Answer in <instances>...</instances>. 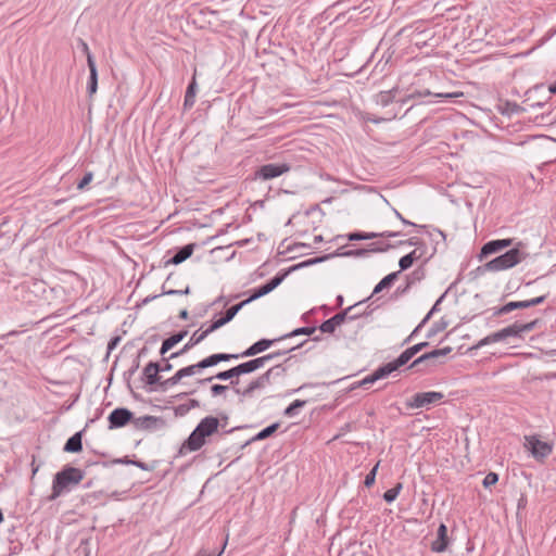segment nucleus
Returning <instances> with one entry per match:
<instances>
[{
    "instance_id": "dca6fc26",
    "label": "nucleus",
    "mask_w": 556,
    "mask_h": 556,
    "mask_svg": "<svg viewBox=\"0 0 556 556\" xmlns=\"http://www.w3.org/2000/svg\"><path fill=\"white\" fill-rule=\"evenodd\" d=\"M514 239H497L491 240L483 244L480 251V258L486 257L493 253H496L503 249L513 245Z\"/></svg>"
},
{
    "instance_id": "f3484780",
    "label": "nucleus",
    "mask_w": 556,
    "mask_h": 556,
    "mask_svg": "<svg viewBox=\"0 0 556 556\" xmlns=\"http://www.w3.org/2000/svg\"><path fill=\"white\" fill-rule=\"evenodd\" d=\"M282 339L277 338V339H261L258 341H256L255 343H253L251 346H249L245 351H243L242 353L239 354V356L241 357H251V356H255L264 351H266L267 349H269L275 342H278V341H281Z\"/></svg>"
},
{
    "instance_id": "393cba45",
    "label": "nucleus",
    "mask_w": 556,
    "mask_h": 556,
    "mask_svg": "<svg viewBox=\"0 0 556 556\" xmlns=\"http://www.w3.org/2000/svg\"><path fill=\"white\" fill-rule=\"evenodd\" d=\"M397 92V87H394L388 91H380L378 94H376L375 101L378 105L386 108L395 100Z\"/></svg>"
},
{
    "instance_id": "4468645a",
    "label": "nucleus",
    "mask_w": 556,
    "mask_h": 556,
    "mask_svg": "<svg viewBox=\"0 0 556 556\" xmlns=\"http://www.w3.org/2000/svg\"><path fill=\"white\" fill-rule=\"evenodd\" d=\"M241 375H242L241 369H240L239 365H237V366H235V367H232V368H230L228 370L219 371L215 376H212V377H208V378H204V379H200V380H198V382L200 384H205L207 382H211L214 379H217V380H230V384L235 389L239 384V377Z\"/></svg>"
},
{
    "instance_id": "4c0bfd02",
    "label": "nucleus",
    "mask_w": 556,
    "mask_h": 556,
    "mask_svg": "<svg viewBox=\"0 0 556 556\" xmlns=\"http://www.w3.org/2000/svg\"><path fill=\"white\" fill-rule=\"evenodd\" d=\"M271 292L267 283H264L263 286L256 288L253 290V293L247 299L249 303H251L254 300H257L266 294Z\"/></svg>"
},
{
    "instance_id": "37998d69",
    "label": "nucleus",
    "mask_w": 556,
    "mask_h": 556,
    "mask_svg": "<svg viewBox=\"0 0 556 556\" xmlns=\"http://www.w3.org/2000/svg\"><path fill=\"white\" fill-rule=\"evenodd\" d=\"M247 304H249V302H248V300H244V301H242V302H240V303H238V304H236V305H233V306L229 307V308L226 311V313H225L224 317H225L228 321L232 320V318L237 315V313H238V312H239L243 306H245Z\"/></svg>"
},
{
    "instance_id": "49530a36",
    "label": "nucleus",
    "mask_w": 556,
    "mask_h": 556,
    "mask_svg": "<svg viewBox=\"0 0 556 556\" xmlns=\"http://www.w3.org/2000/svg\"><path fill=\"white\" fill-rule=\"evenodd\" d=\"M378 467H379V463H377L374 466V468L366 475L365 480H364V484L367 488H370L375 483V481H376V473H377Z\"/></svg>"
},
{
    "instance_id": "f03ea898",
    "label": "nucleus",
    "mask_w": 556,
    "mask_h": 556,
    "mask_svg": "<svg viewBox=\"0 0 556 556\" xmlns=\"http://www.w3.org/2000/svg\"><path fill=\"white\" fill-rule=\"evenodd\" d=\"M85 477L83 470L70 465L56 472L52 482V491L48 496L49 501H54L63 493L70 492L73 486L79 484Z\"/></svg>"
},
{
    "instance_id": "5701e85b",
    "label": "nucleus",
    "mask_w": 556,
    "mask_h": 556,
    "mask_svg": "<svg viewBox=\"0 0 556 556\" xmlns=\"http://www.w3.org/2000/svg\"><path fill=\"white\" fill-rule=\"evenodd\" d=\"M207 337L206 332L205 331H202L200 332V330H197L195 332H193V334L191 336L189 342L187 344H185V346L178 351V352H175V353H172L169 355V358H176L182 354H185L187 351H189L192 346L199 344L200 342H202L205 338Z\"/></svg>"
},
{
    "instance_id": "a211bd4d",
    "label": "nucleus",
    "mask_w": 556,
    "mask_h": 556,
    "mask_svg": "<svg viewBox=\"0 0 556 556\" xmlns=\"http://www.w3.org/2000/svg\"><path fill=\"white\" fill-rule=\"evenodd\" d=\"M448 546L447 527L441 523L438 528L437 539L431 543V551L443 553Z\"/></svg>"
},
{
    "instance_id": "412c9836",
    "label": "nucleus",
    "mask_w": 556,
    "mask_h": 556,
    "mask_svg": "<svg viewBox=\"0 0 556 556\" xmlns=\"http://www.w3.org/2000/svg\"><path fill=\"white\" fill-rule=\"evenodd\" d=\"M162 419L155 416H141L138 418L132 417V425L138 430H152L156 428L157 424H162Z\"/></svg>"
},
{
    "instance_id": "a878e982",
    "label": "nucleus",
    "mask_w": 556,
    "mask_h": 556,
    "mask_svg": "<svg viewBox=\"0 0 556 556\" xmlns=\"http://www.w3.org/2000/svg\"><path fill=\"white\" fill-rule=\"evenodd\" d=\"M83 432H76L65 443L63 450L67 453H78L83 450Z\"/></svg>"
},
{
    "instance_id": "20e7f679",
    "label": "nucleus",
    "mask_w": 556,
    "mask_h": 556,
    "mask_svg": "<svg viewBox=\"0 0 556 556\" xmlns=\"http://www.w3.org/2000/svg\"><path fill=\"white\" fill-rule=\"evenodd\" d=\"M286 368L282 365L270 367L263 375L251 380L244 389L235 388V393L240 397V401L251 400L256 396V391L264 389L270 383L273 376L285 374Z\"/></svg>"
},
{
    "instance_id": "680f3d73",
    "label": "nucleus",
    "mask_w": 556,
    "mask_h": 556,
    "mask_svg": "<svg viewBox=\"0 0 556 556\" xmlns=\"http://www.w3.org/2000/svg\"><path fill=\"white\" fill-rule=\"evenodd\" d=\"M227 390H228V387L224 386V384H213L211 387V393H212L213 396H218V395L223 394Z\"/></svg>"
},
{
    "instance_id": "13d9d810",
    "label": "nucleus",
    "mask_w": 556,
    "mask_h": 556,
    "mask_svg": "<svg viewBox=\"0 0 556 556\" xmlns=\"http://www.w3.org/2000/svg\"><path fill=\"white\" fill-rule=\"evenodd\" d=\"M445 293L442 294L438 301L435 302V304L432 306V308L430 309V312L426 315V317L421 320L420 323V326H425L426 323L430 319L431 315L438 311V306L439 304L442 302L443 298H444Z\"/></svg>"
},
{
    "instance_id": "f704fd0d",
    "label": "nucleus",
    "mask_w": 556,
    "mask_h": 556,
    "mask_svg": "<svg viewBox=\"0 0 556 556\" xmlns=\"http://www.w3.org/2000/svg\"><path fill=\"white\" fill-rule=\"evenodd\" d=\"M316 329H317L316 327H301V328H296V329L292 330L291 332L281 336L280 339L283 340V339L291 338V337H296V336H300V334L311 336V334H313L316 331Z\"/></svg>"
},
{
    "instance_id": "8fccbe9b",
    "label": "nucleus",
    "mask_w": 556,
    "mask_h": 556,
    "mask_svg": "<svg viewBox=\"0 0 556 556\" xmlns=\"http://www.w3.org/2000/svg\"><path fill=\"white\" fill-rule=\"evenodd\" d=\"M393 245L389 243H380V242H372L369 244V252H384L392 248Z\"/></svg>"
},
{
    "instance_id": "1a4fd4ad",
    "label": "nucleus",
    "mask_w": 556,
    "mask_h": 556,
    "mask_svg": "<svg viewBox=\"0 0 556 556\" xmlns=\"http://www.w3.org/2000/svg\"><path fill=\"white\" fill-rule=\"evenodd\" d=\"M452 352L451 346H445L442 349H437L431 352L425 353L418 358H416L409 366V368H417L421 365L435 366L440 364V358L445 357Z\"/></svg>"
},
{
    "instance_id": "774afa93",
    "label": "nucleus",
    "mask_w": 556,
    "mask_h": 556,
    "mask_svg": "<svg viewBox=\"0 0 556 556\" xmlns=\"http://www.w3.org/2000/svg\"><path fill=\"white\" fill-rule=\"evenodd\" d=\"M424 326H420V324L413 330V332L404 340L403 344L408 343L422 328Z\"/></svg>"
},
{
    "instance_id": "603ef678",
    "label": "nucleus",
    "mask_w": 556,
    "mask_h": 556,
    "mask_svg": "<svg viewBox=\"0 0 556 556\" xmlns=\"http://www.w3.org/2000/svg\"><path fill=\"white\" fill-rule=\"evenodd\" d=\"M410 361L408 354L405 353V351L403 353L400 354V356L394 359L392 363L393 365L395 366L396 370L404 366L405 364H407L408 362Z\"/></svg>"
},
{
    "instance_id": "c03bdc74",
    "label": "nucleus",
    "mask_w": 556,
    "mask_h": 556,
    "mask_svg": "<svg viewBox=\"0 0 556 556\" xmlns=\"http://www.w3.org/2000/svg\"><path fill=\"white\" fill-rule=\"evenodd\" d=\"M287 275H288V271H285L282 274H277L275 277H273L266 283L268 285L269 289L273 291L283 281V279L286 278Z\"/></svg>"
},
{
    "instance_id": "0eeeda50",
    "label": "nucleus",
    "mask_w": 556,
    "mask_h": 556,
    "mask_svg": "<svg viewBox=\"0 0 556 556\" xmlns=\"http://www.w3.org/2000/svg\"><path fill=\"white\" fill-rule=\"evenodd\" d=\"M525 440V447L530 451L536 460H543L553 451L551 443L541 441L536 435L526 437Z\"/></svg>"
},
{
    "instance_id": "ddd939ff",
    "label": "nucleus",
    "mask_w": 556,
    "mask_h": 556,
    "mask_svg": "<svg viewBox=\"0 0 556 556\" xmlns=\"http://www.w3.org/2000/svg\"><path fill=\"white\" fill-rule=\"evenodd\" d=\"M142 380L150 387V390H157L161 376L157 362H149L142 370Z\"/></svg>"
},
{
    "instance_id": "aec40b11",
    "label": "nucleus",
    "mask_w": 556,
    "mask_h": 556,
    "mask_svg": "<svg viewBox=\"0 0 556 556\" xmlns=\"http://www.w3.org/2000/svg\"><path fill=\"white\" fill-rule=\"evenodd\" d=\"M88 67H89V80H88V96L91 98L98 90V71L94 58L91 53H88Z\"/></svg>"
},
{
    "instance_id": "58836bf2",
    "label": "nucleus",
    "mask_w": 556,
    "mask_h": 556,
    "mask_svg": "<svg viewBox=\"0 0 556 556\" xmlns=\"http://www.w3.org/2000/svg\"><path fill=\"white\" fill-rule=\"evenodd\" d=\"M306 404V401L295 400L292 402L283 412V414L288 417H292L298 414V409L302 408Z\"/></svg>"
},
{
    "instance_id": "3c124183",
    "label": "nucleus",
    "mask_w": 556,
    "mask_h": 556,
    "mask_svg": "<svg viewBox=\"0 0 556 556\" xmlns=\"http://www.w3.org/2000/svg\"><path fill=\"white\" fill-rule=\"evenodd\" d=\"M498 481V475L495 472H489L484 479H483V486L490 488L491 485H494Z\"/></svg>"
},
{
    "instance_id": "9b49d317",
    "label": "nucleus",
    "mask_w": 556,
    "mask_h": 556,
    "mask_svg": "<svg viewBox=\"0 0 556 556\" xmlns=\"http://www.w3.org/2000/svg\"><path fill=\"white\" fill-rule=\"evenodd\" d=\"M413 86H417V83H414ZM409 92L400 100V103L403 105V104H406L408 103L410 100H415V99H420V98H424V97H428V96H434V97H438V98H455V97H459V96H463V93H458V92H452V93H432L430 91V89L428 88H418V87H412L409 90Z\"/></svg>"
},
{
    "instance_id": "423d86ee",
    "label": "nucleus",
    "mask_w": 556,
    "mask_h": 556,
    "mask_svg": "<svg viewBox=\"0 0 556 556\" xmlns=\"http://www.w3.org/2000/svg\"><path fill=\"white\" fill-rule=\"evenodd\" d=\"M291 165L289 163H268L260 166L255 173L254 178L260 180H270L290 172Z\"/></svg>"
},
{
    "instance_id": "864d4df0",
    "label": "nucleus",
    "mask_w": 556,
    "mask_h": 556,
    "mask_svg": "<svg viewBox=\"0 0 556 556\" xmlns=\"http://www.w3.org/2000/svg\"><path fill=\"white\" fill-rule=\"evenodd\" d=\"M218 363L216 361L215 354H212V355L203 358L202 361H200V365H201L202 369L215 366Z\"/></svg>"
},
{
    "instance_id": "5fc2aeb1",
    "label": "nucleus",
    "mask_w": 556,
    "mask_h": 556,
    "mask_svg": "<svg viewBox=\"0 0 556 556\" xmlns=\"http://www.w3.org/2000/svg\"><path fill=\"white\" fill-rule=\"evenodd\" d=\"M199 406H200L199 401H198V400L192 399V400H190V401L188 402V404L179 405V406L177 407V410H178V412H180V413H184V412H188L189 409H191V408H195V407H199Z\"/></svg>"
},
{
    "instance_id": "7ed1b4c3",
    "label": "nucleus",
    "mask_w": 556,
    "mask_h": 556,
    "mask_svg": "<svg viewBox=\"0 0 556 556\" xmlns=\"http://www.w3.org/2000/svg\"><path fill=\"white\" fill-rule=\"evenodd\" d=\"M286 368L282 365L270 367L263 375L251 380L244 389L235 388V393L240 397V401L251 400L256 396V391L264 389L270 383L273 376L285 374Z\"/></svg>"
},
{
    "instance_id": "f8f14e48",
    "label": "nucleus",
    "mask_w": 556,
    "mask_h": 556,
    "mask_svg": "<svg viewBox=\"0 0 556 556\" xmlns=\"http://www.w3.org/2000/svg\"><path fill=\"white\" fill-rule=\"evenodd\" d=\"M132 413L124 407L115 408L111 412L108 417L109 428L116 429L126 426L128 422L132 421Z\"/></svg>"
},
{
    "instance_id": "473e14b6",
    "label": "nucleus",
    "mask_w": 556,
    "mask_h": 556,
    "mask_svg": "<svg viewBox=\"0 0 556 556\" xmlns=\"http://www.w3.org/2000/svg\"><path fill=\"white\" fill-rule=\"evenodd\" d=\"M417 258H419V255H417L416 250L402 256L399 261V266H400L401 270L408 269Z\"/></svg>"
},
{
    "instance_id": "cd10ccee",
    "label": "nucleus",
    "mask_w": 556,
    "mask_h": 556,
    "mask_svg": "<svg viewBox=\"0 0 556 556\" xmlns=\"http://www.w3.org/2000/svg\"><path fill=\"white\" fill-rule=\"evenodd\" d=\"M399 274H400V271H394V273L387 275L384 278H382L378 282V285L375 287V289L372 291V295L380 293L384 289H389L394 283V281L397 279Z\"/></svg>"
},
{
    "instance_id": "79ce46f5",
    "label": "nucleus",
    "mask_w": 556,
    "mask_h": 556,
    "mask_svg": "<svg viewBox=\"0 0 556 556\" xmlns=\"http://www.w3.org/2000/svg\"><path fill=\"white\" fill-rule=\"evenodd\" d=\"M202 370V367L200 365V362L193 365H189L187 367H184L179 369L180 375L182 378L193 376L195 374H199Z\"/></svg>"
},
{
    "instance_id": "de8ad7c7",
    "label": "nucleus",
    "mask_w": 556,
    "mask_h": 556,
    "mask_svg": "<svg viewBox=\"0 0 556 556\" xmlns=\"http://www.w3.org/2000/svg\"><path fill=\"white\" fill-rule=\"evenodd\" d=\"M227 323H229L224 316L214 320L211 326L205 329L204 331L206 332V334L208 336L211 332L217 330L218 328L223 327L224 325H226Z\"/></svg>"
},
{
    "instance_id": "bf43d9fd",
    "label": "nucleus",
    "mask_w": 556,
    "mask_h": 556,
    "mask_svg": "<svg viewBox=\"0 0 556 556\" xmlns=\"http://www.w3.org/2000/svg\"><path fill=\"white\" fill-rule=\"evenodd\" d=\"M376 378H374V375H368L367 377H365L363 380L358 381L356 383V386H354L352 389L356 388V387H363V388H367L368 384H372L374 382H376Z\"/></svg>"
},
{
    "instance_id": "c9c22d12",
    "label": "nucleus",
    "mask_w": 556,
    "mask_h": 556,
    "mask_svg": "<svg viewBox=\"0 0 556 556\" xmlns=\"http://www.w3.org/2000/svg\"><path fill=\"white\" fill-rule=\"evenodd\" d=\"M403 485L402 483H396L393 488L387 490L384 493H383V500L387 502V503H392L393 501H395V498L397 497V495L400 494L401 490H402Z\"/></svg>"
},
{
    "instance_id": "6ab92c4d",
    "label": "nucleus",
    "mask_w": 556,
    "mask_h": 556,
    "mask_svg": "<svg viewBox=\"0 0 556 556\" xmlns=\"http://www.w3.org/2000/svg\"><path fill=\"white\" fill-rule=\"evenodd\" d=\"M401 232L400 231H383V232H362V231H354V232H350L348 235V239L350 241H358V240H370V239H375V238H379V237H382V238H393V237H397L400 236Z\"/></svg>"
},
{
    "instance_id": "0e129e2a",
    "label": "nucleus",
    "mask_w": 556,
    "mask_h": 556,
    "mask_svg": "<svg viewBox=\"0 0 556 556\" xmlns=\"http://www.w3.org/2000/svg\"><path fill=\"white\" fill-rule=\"evenodd\" d=\"M131 465H134L144 471H152L154 469L153 466H151L147 463H143L141 460H134V462H131Z\"/></svg>"
},
{
    "instance_id": "ea45409f",
    "label": "nucleus",
    "mask_w": 556,
    "mask_h": 556,
    "mask_svg": "<svg viewBox=\"0 0 556 556\" xmlns=\"http://www.w3.org/2000/svg\"><path fill=\"white\" fill-rule=\"evenodd\" d=\"M332 256H333L332 254H329V255H325V256H320V257L311 258V260H307V261H304L302 263L294 265L292 268H290V270H295V269H299L302 267L311 266V265L324 262Z\"/></svg>"
},
{
    "instance_id": "052dcab7",
    "label": "nucleus",
    "mask_w": 556,
    "mask_h": 556,
    "mask_svg": "<svg viewBox=\"0 0 556 556\" xmlns=\"http://www.w3.org/2000/svg\"><path fill=\"white\" fill-rule=\"evenodd\" d=\"M190 293V288L189 287H186V289L184 290H176V289H169V290H163V293L162 294H166V295H187Z\"/></svg>"
},
{
    "instance_id": "a18cd8bd",
    "label": "nucleus",
    "mask_w": 556,
    "mask_h": 556,
    "mask_svg": "<svg viewBox=\"0 0 556 556\" xmlns=\"http://www.w3.org/2000/svg\"><path fill=\"white\" fill-rule=\"evenodd\" d=\"M287 275H288V271H285L282 274H277L275 277H273L266 283L268 285L269 289L273 291L283 281V279L286 278Z\"/></svg>"
},
{
    "instance_id": "338daca9",
    "label": "nucleus",
    "mask_w": 556,
    "mask_h": 556,
    "mask_svg": "<svg viewBox=\"0 0 556 556\" xmlns=\"http://www.w3.org/2000/svg\"><path fill=\"white\" fill-rule=\"evenodd\" d=\"M429 345V342L425 341V342H420V343H417L415 345L412 346V349L414 350V352L417 354L419 353L422 349L427 348Z\"/></svg>"
},
{
    "instance_id": "69168bd1",
    "label": "nucleus",
    "mask_w": 556,
    "mask_h": 556,
    "mask_svg": "<svg viewBox=\"0 0 556 556\" xmlns=\"http://www.w3.org/2000/svg\"><path fill=\"white\" fill-rule=\"evenodd\" d=\"M443 327H440L438 324H434L430 330L428 331L427 338H432L435 333H438L440 330H442Z\"/></svg>"
},
{
    "instance_id": "f257e3e1",
    "label": "nucleus",
    "mask_w": 556,
    "mask_h": 556,
    "mask_svg": "<svg viewBox=\"0 0 556 556\" xmlns=\"http://www.w3.org/2000/svg\"><path fill=\"white\" fill-rule=\"evenodd\" d=\"M219 420L214 416H206L197 425L187 440L182 443L179 454L182 455L186 451L197 452L201 450L207 442V438L212 437L218 431Z\"/></svg>"
},
{
    "instance_id": "4d7b16f0",
    "label": "nucleus",
    "mask_w": 556,
    "mask_h": 556,
    "mask_svg": "<svg viewBox=\"0 0 556 556\" xmlns=\"http://www.w3.org/2000/svg\"><path fill=\"white\" fill-rule=\"evenodd\" d=\"M92 178H93L92 172L86 173L85 176L81 178V180L77 184V189L84 190L86 188V186L91 182Z\"/></svg>"
},
{
    "instance_id": "7c9ffc66",
    "label": "nucleus",
    "mask_w": 556,
    "mask_h": 556,
    "mask_svg": "<svg viewBox=\"0 0 556 556\" xmlns=\"http://www.w3.org/2000/svg\"><path fill=\"white\" fill-rule=\"evenodd\" d=\"M279 426H280L279 422H275V424L269 425L268 427L264 428L258 433H256L251 439V442H253V441H261V440H265V439L269 438L270 435H273L278 430Z\"/></svg>"
},
{
    "instance_id": "72a5a7b5",
    "label": "nucleus",
    "mask_w": 556,
    "mask_h": 556,
    "mask_svg": "<svg viewBox=\"0 0 556 556\" xmlns=\"http://www.w3.org/2000/svg\"><path fill=\"white\" fill-rule=\"evenodd\" d=\"M181 379H184V378L180 375L179 370H177L176 374L173 377H170V378H168L166 380H161L157 390L166 391L170 387L176 386Z\"/></svg>"
},
{
    "instance_id": "e433bc0d",
    "label": "nucleus",
    "mask_w": 556,
    "mask_h": 556,
    "mask_svg": "<svg viewBox=\"0 0 556 556\" xmlns=\"http://www.w3.org/2000/svg\"><path fill=\"white\" fill-rule=\"evenodd\" d=\"M354 308V306H350L346 309L336 314L331 317V320L334 323L337 327H339L346 318L354 319L356 316H349V313Z\"/></svg>"
},
{
    "instance_id": "09e8293b",
    "label": "nucleus",
    "mask_w": 556,
    "mask_h": 556,
    "mask_svg": "<svg viewBox=\"0 0 556 556\" xmlns=\"http://www.w3.org/2000/svg\"><path fill=\"white\" fill-rule=\"evenodd\" d=\"M337 326L334 325V323L331 320V318L325 320L320 326H319V330L324 333H333L334 330H336Z\"/></svg>"
},
{
    "instance_id": "c756f323",
    "label": "nucleus",
    "mask_w": 556,
    "mask_h": 556,
    "mask_svg": "<svg viewBox=\"0 0 556 556\" xmlns=\"http://www.w3.org/2000/svg\"><path fill=\"white\" fill-rule=\"evenodd\" d=\"M242 375L253 372L263 367V362L258 357L239 364Z\"/></svg>"
},
{
    "instance_id": "6e6d98bb",
    "label": "nucleus",
    "mask_w": 556,
    "mask_h": 556,
    "mask_svg": "<svg viewBox=\"0 0 556 556\" xmlns=\"http://www.w3.org/2000/svg\"><path fill=\"white\" fill-rule=\"evenodd\" d=\"M215 357H216L217 363L228 362L230 359L242 358L241 356H239V354H227V353H217V354H215Z\"/></svg>"
},
{
    "instance_id": "a19ab883",
    "label": "nucleus",
    "mask_w": 556,
    "mask_h": 556,
    "mask_svg": "<svg viewBox=\"0 0 556 556\" xmlns=\"http://www.w3.org/2000/svg\"><path fill=\"white\" fill-rule=\"evenodd\" d=\"M368 253H369V250H367V249H355V250H349V251H345L342 253L336 252L332 255L333 256L340 255V256H349V257H363V256L368 255Z\"/></svg>"
},
{
    "instance_id": "9d476101",
    "label": "nucleus",
    "mask_w": 556,
    "mask_h": 556,
    "mask_svg": "<svg viewBox=\"0 0 556 556\" xmlns=\"http://www.w3.org/2000/svg\"><path fill=\"white\" fill-rule=\"evenodd\" d=\"M546 300V295H540L530 300L525 301H511L500 307L497 311H495L494 315H505L508 314L515 309H523L529 308L539 304H542Z\"/></svg>"
},
{
    "instance_id": "4be33fe9",
    "label": "nucleus",
    "mask_w": 556,
    "mask_h": 556,
    "mask_svg": "<svg viewBox=\"0 0 556 556\" xmlns=\"http://www.w3.org/2000/svg\"><path fill=\"white\" fill-rule=\"evenodd\" d=\"M195 249V243L186 244L177 250L174 256L167 261V264L179 265L188 260Z\"/></svg>"
},
{
    "instance_id": "e2e57ef3",
    "label": "nucleus",
    "mask_w": 556,
    "mask_h": 556,
    "mask_svg": "<svg viewBox=\"0 0 556 556\" xmlns=\"http://www.w3.org/2000/svg\"><path fill=\"white\" fill-rule=\"evenodd\" d=\"M162 357H163V362H164V363H163L162 365L159 363V369H160V372H162V371H169V370H172L173 365L169 363V359H170V358H169V356H168V357H165V355H164V356H162Z\"/></svg>"
},
{
    "instance_id": "bb28decb",
    "label": "nucleus",
    "mask_w": 556,
    "mask_h": 556,
    "mask_svg": "<svg viewBox=\"0 0 556 556\" xmlns=\"http://www.w3.org/2000/svg\"><path fill=\"white\" fill-rule=\"evenodd\" d=\"M197 89H198V87H197L195 77H193L191 79V81L189 83L187 90H186L185 100H184V109L185 110H189L194 105Z\"/></svg>"
},
{
    "instance_id": "6e6552de",
    "label": "nucleus",
    "mask_w": 556,
    "mask_h": 556,
    "mask_svg": "<svg viewBox=\"0 0 556 556\" xmlns=\"http://www.w3.org/2000/svg\"><path fill=\"white\" fill-rule=\"evenodd\" d=\"M443 397L444 394L437 391L419 392L414 394L406 405L409 408H429L431 404L440 402Z\"/></svg>"
},
{
    "instance_id": "39448f33",
    "label": "nucleus",
    "mask_w": 556,
    "mask_h": 556,
    "mask_svg": "<svg viewBox=\"0 0 556 556\" xmlns=\"http://www.w3.org/2000/svg\"><path fill=\"white\" fill-rule=\"evenodd\" d=\"M521 245L523 244L521 242H518L517 247L488 262L486 264H484V269L489 271H500L511 268L515 265L519 264L528 256V253L519 249V247Z\"/></svg>"
},
{
    "instance_id": "2eb2a0df",
    "label": "nucleus",
    "mask_w": 556,
    "mask_h": 556,
    "mask_svg": "<svg viewBox=\"0 0 556 556\" xmlns=\"http://www.w3.org/2000/svg\"><path fill=\"white\" fill-rule=\"evenodd\" d=\"M539 321H540L539 319H534V320H531V321L526 323V324H521V323L516 321L513 325L503 328V330L505 332V337H506V339L510 338V337L521 338L522 333L530 332L533 329H535V327L539 324Z\"/></svg>"
},
{
    "instance_id": "c85d7f7f",
    "label": "nucleus",
    "mask_w": 556,
    "mask_h": 556,
    "mask_svg": "<svg viewBox=\"0 0 556 556\" xmlns=\"http://www.w3.org/2000/svg\"><path fill=\"white\" fill-rule=\"evenodd\" d=\"M506 340V337H505V332L503 329L496 331V332H493L489 336H486L485 338L481 339L475 348L479 349V348H482L484 345H488V344H491V343H495V342H500V341H504Z\"/></svg>"
},
{
    "instance_id": "2f4dec72",
    "label": "nucleus",
    "mask_w": 556,
    "mask_h": 556,
    "mask_svg": "<svg viewBox=\"0 0 556 556\" xmlns=\"http://www.w3.org/2000/svg\"><path fill=\"white\" fill-rule=\"evenodd\" d=\"M395 370H396L395 366L393 365L392 362H390V363H388V364L377 368L372 372V375H374V378H376V380L378 381L380 379H383V378L388 377L389 375H391Z\"/></svg>"
},
{
    "instance_id": "b1692460",
    "label": "nucleus",
    "mask_w": 556,
    "mask_h": 556,
    "mask_svg": "<svg viewBox=\"0 0 556 556\" xmlns=\"http://www.w3.org/2000/svg\"><path fill=\"white\" fill-rule=\"evenodd\" d=\"M187 336V331H179L169 338L165 339L162 343L160 354L164 356L169 350H172L176 344H178L182 339Z\"/></svg>"
}]
</instances>
